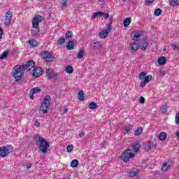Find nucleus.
<instances>
[{"label": "nucleus", "mask_w": 179, "mask_h": 179, "mask_svg": "<svg viewBox=\"0 0 179 179\" xmlns=\"http://www.w3.org/2000/svg\"><path fill=\"white\" fill-rule=\"evenodd\" d=\"M41 22H43V16L40 15H34L32 18L31 33L33 36H38L40 34V23Z\"/></svg>", "instance_id": "obj_1"}, {"label": "nucleus", "mask_w": 179, "mask_h": 179, "mask_svg": "<svg viewBox=\"0 0 179 179\" xmlns=\"http://www.w3.org/2000/svg\"><path fill=\"white\" fill-rule=\"evenodd\" d=\"M34 138L36 143L39 145L38 149L41 150V153H48L50 149V143L40 136V135H36Z\"/></svg>", "instance_id": "obj_2"}, {"label": "nucleus", "mask_w": 179, "mask_h": 179, "mask_svg": "<svg viewBox=\"0 0 179 179\" xmlns=\"http://www.w3.org/2000/svg\"><path fill=\"white\" fill-rule=\"evenodd\" d=\"M141 37H142V31H134V35L133 36V40L134 42L130 44V48L131 51H134V52H135V51H138V50L141 48V43H140Z\"/></svg>", "instance_id": "obj_3"}, {"label": "nucleus", "mask_w": 179, "mask_h": 179, "mask_svg": "<svg viewBox=\"0 0 179 179\" xmlns=\"http://www.w3.org/2000/svg\"><path fill=\"white\" fill-rule=\"evenodd\" d=\"M50 104H51V96L50 95H47L44 97L39 111L40 113H42L43 114H47L48 113V107H50Z\"/></svg>", "instance_id": "obj_4"}, {"label": "nucleus", "mask_w": 179, "mask_h": 179, "mask_svg": "<svg viewBox=\"0 0 179 179\" xmlns=\"http://www.w3.org/2000/svg\"><path fill=\"white\" fill-rule=\"evenodd\" d=\"M24 73V70L23 69L22 66L17 65L15 67V72L13 74V76L15 79L16 82H18V80H22V78H23Z\"/></svg>", "instance_id": "obj_5"}, {"label": "nucleus", "mask_w": 179, "mask_h": 179, "mask_svg": "<svg viewBox=\"0 0 179 179\" xmlns=\"http://www.w3.org/2000/svg\"><path fill=\"white\" fill-rule=\"evenodd\" d=\"M131 152H132L131 150L127 149L122 153V155H120V159L122 160V162L127 163V162H129L130 159H132V157H135V154Z\"/></svg>", "instance_id": "obj_6"}, {"label": "nucleus", "mask_w": 179, "mask_h": 179, "mask_svg": "<svg viewBox=\"0 0 179 179\" xmlns=\"http://www.w3.org/2000/svg\"><path fill=\"white\" fill-rule=\"evenodd\" d=\"M113 24V21H110L106 26V29L102 30L99 32L100 38H107L108 37V33L111 31V25Z\"/></svg>", "instance_id": "obj_7"}, {"label": "nucleus", "mask_w": 179, "mask_h": 179, "mask_svg": "<svg viewBox=\"0 0 179 179\" xmlns=\"http://www.w3.org/2000/svg\"><path fill=\"white\" fill-rule=\"evenodd\" d=\"M41 57H42L46 62H52V61H54V57H52V55L47 51L42 52L41 53Z\"/></svg>", "instance_id": "obj_8"}, {"label": "nucleus", "mask_w": 179, "mask_h": 179, "mask_svg": "<svg viewBox=\"0 0 179 179\" xmlns=\"http://www.w3.org/2000/svg\"><path fill=\"white\" fill-rule=\"evenodd\" d=\"M35 65H36V64L34 63V61L29 60L28 62H27L26 64L22 65V66L24 71H25V69H27V71H28V72H30V71H31V69H34Z\"/></svg>", "instance_id": "obj_9"}, {"label": "nucleus", "mask_w": 179, "mask_h": 179, "mask_svg": "<svg viewBox=\"0 0 179 179\" xmlns=\"http://www.w3.org/2000/svg\"><path fill=\"white\" fill-rule=\"evenodd\" d=\"M46 77L48 79H54V78H57V73L54 72L52 69H48L45 71Z\"/></svg>", "instance_id": "obj_10"}, {"label": "nucleus", "mask_w": 179, "mask_h": 179, "mask_svg": "<svg viewBox=\"0 0 179 179\" xmlns=\"http://www.w3.org/2000/svg\"><path fill=\"white\" fill-rule=\"evenodd\" d=\"M43 72L44 71L41 67H36L34 69L32 75L33 76H35V78H40V76L43 75Z\"/></svg>", "instance_id": "obj_11"}, {"label": "nucleus", "mask_w": 179, "mask_h": 179, "mask_svg": "<svg viewBox=\"0 0 179 179\" xmlns=\"http://www.w3.org/2000/svg\"><path fill=\"white\" fill-rule=\"evenodd\" d=\"M9 153H10V152L8 147H0V157H6Z\"/></svg>", "instance_id": "obj_12"}, {"label": "nucleus", "mask_w": 179, "mask_h": 179, "mask_svg": "<svg viewBox=\"0 0 179 179\" xmlns=\"http://www.w3.org/2000/svg\"><path fill=\"white\" fill-rule=\"evenodd\" d=\"M101 47V42L100 41L96 42V41H93L92 44L91 45V48L92 50H100Z\"/></svg>", "instance_id": "obj_13"}, {"label": "nucleus", "mask_w": 179, "mask_h": 179, "mask_svg": "<svg viewBox=\"0 0 179 179\" xmlns=\"http://www.w3.org/2000/svg\"><path fill=\"white\" fill-rule=\"evenodd\" d=\"M141 49L142 51H145V50L148 48V45H149V43L146 39H143L141 41Z\"/></svg>", "instance_id": "obj_14"}, {"label": "nucleus", "mask_w": 179, "mask_h": 179, "mask_svg": "<svg viewBox=\"0 0 179 179\" xmlns=\"http://www.w3.org/2000/svg\"><path fill=\"white\" fill-rule=\"evenodd\" d=\"M28 44L30 45V48H36V47L38 45V41L36 39L31 38L28 41Z\"/></svg>", "instance_id": "obj_15"}, {"label": "nucleus", "mask_w": 179, "mask_h": 179, "mask_svg": "<svg viewBox=\"0 0 179 179\" xmlns=\"http://www.w3.org/2000/svg\"><path fill=\"white\" fill-rule=\"evenodd\" d=\"M140 148H141V145H139V143L138 142L135 143L131 145V149L133 151L135 152V153H136L137 152H139Z\"/></svg>", "instance_id": "obj_16"}, {"label": "nucleus", "mask_w": 179, "mask_h": 179, "mask_svg": "<svg viewBox=\"0 0 179 179\" xmlns=\"http://www.w3.org/2000/svg\"><path fill=\"white\" fill-rule=\"evenodd\" d=\"M169 169H170V164H169V162H164L162 164V171L166 173Z\"/></svg>", "instance_id": "obj_17"}, {"label": "nucleus", "mask_w": 179, "mask_h": 179, "mask_svg": "<svg viewBox=\"0 0 179 179\" xmlns=\"http://www.w3.org/2000/svg\"><path fill=\"white\" fill-rule=\"evenodd\" d=\"M84 56H85V50L80 48L79 50V52H78V55H77V59H82Z\"/></svg>", "instance_id": "obj_18"}, {"label": "nucleus", "mask_w": 179, "mask_h": 179, "mask_svg": "<svg viewBox=\"0 0 179 179\" xmlns=\"http://www.w3.org/2000/svg\"><path fill=\"white\" fill-rule=\"evenodd\" d=\"M167 59H166L165 57H160L158 59H157V62L159 65H165Z\"/></svg>", "instance_id": "obj_19"}, {"label": "nucleus", "mask_w": 179, "mask_h": 179, "mask_svg": "<svg viewBox=\"0 0 179 179\" xmlns=\"http://www.w3.org/2000/svg\"><path fill=\"white\" fill-rule=\"evenodd\" d=\"M169 5L173 6V8H176V6L179 5V0H169Z\"/></svg>", "instance_id": "obj_20"}, {"label": "nucleus", "mask_w": 179, "mask_h": 179, "mask_svg": "<svg viewBox=\"0 0 179 179\" xmlns=\"http://www.w3.org/2000/svg\"><path fill=\"white\" fill-rule=\"evenodd\" d=\"M73 47H75V43L73 42V41H69L67 43L66 48H67V50H72Z\"/></svg>", "instance_id": "obj_21"}, {"label": "nucleus", "mask_w": 179, "mask_h": 179, "mask_svg": "<svg viewBox=\"0 0 179 179\" xmlns=\"http://www.w3.org/2000/svg\"><path fill=\"white\" fill-rule=\"evenodd\" d=\"M78 100H80V101H83V100H85V92H83V90H81L78 92Z\"/></svg>", "instance_id": "obj_22"}, {"label": "nucleus", "mask_w": 179, "mask_h": 179, "mask_svg": "<svg viewBox=\"0 0 179 179\" xmlns=\"http://www.w3.org/2000/svg\"><path fill=\"white\" fill-rule=\"evenodd\" d=\"M104 15V13L101 11H98L93 14L92 19H96V17H101Z\"/></svg>", "instance_id": "obj_23"}, {"label": "nucleus", "mask_w": 179, "mask_h": 179, "mask_svg": "<svg viewBox=\"0 0 179 179\" xmlns=\"http://www.w3.org/2000/svg\"><path fill=\"white\" fill-rule=\"evenodd\" d=\"M131 24V17H127L123 21V26L124 27H128V26Z\"/></svg>", "instance_id": "obj_24"}, {"label": "nucleus", "mask_w": 179, "mask_h": 179, "mask_svg": "<svg viewBox=\"0 0 179 179\" xmlns=\"http://www.w3.org/2000/svg\"><path fill=\"white\" fill-rule=\"evenodd\" d=\"M88 108H90V110H96V108H97V103L93 101L90 103Z\"/></svg>", "instance_id": "obj_25"}, {"label": "nucleus", "mask_w": 179, "mask_h": 179, "mask_svg": "<svg viewBox=\"0 0 179 179\" xmlns=\"http://www.w3.org/2000/svg\"><path fill=\"white\" fill-rule=\"evenodd\" d=\"M166 138H167V134H166V132H162L159 134V141H165Z\"/></svg>", "instance_id": "obj_26"}, {"label": "nucleus", "mask_w": 179, "mask_h": 179, "mask_svg": "<svg viewBox=\"0 0 179 179\" xmlns=\"http://www.w3.org/2000/svg\"><path fill=\"white\" fill-rule=\"evenodd\" d=\"M78 164H79V161H78V159H73V161H71V166L73 169H75V168L78 167Z\"/></svg>", "instance_id": "obj_27"}, {"label": "nucleus", "mask_w": 179, "mask_h": 179, "mask_svg": "<svg viewBox=\"0 0 179 179\" xmlns=\"http://www.w3.org/2000/svg\"><path fill=\"white\" fill-rule=\"evenodd\" d=\"M143 131V129L142 127H138L134 132L135 136H139V135L142 134Z\"/></svg>", "instance_id": "obj_28"}, {"label": "nucleus", "mask_w": 179, "mask_h": 179, "mask_svg": "<svg viewBox=\"0 0 179 179\" xmlns=\"http://www.w3.org/2000/svg\"><path fill=\"white\" fill-rule=\"evenodd\" d=\"M146 78V72H141L138 75V79L139 80H145V78Z\"/></svg>", "instance_id": "obj_29"}, {"label": "nucleus", "mask_w": 179, "mask_h": 179, "mask_svg": "<svg viewBox=\"0 0 179 179\" xmlns=\"http://www.w3.org/2000/svg\"><path fill=\"white\" fill-rule=\"evenodd\" d=\"M38 92H41V90L38 87H34L30 90L31 94H36V93H38Z\"/></svg>", "instance_id": "obj_30"}, {"label": "nucleus", "mask_w": 179, "mask_h": 179, "mask_svg": "<svg viewBox=\"0 0 179 179\" xmlns=\"http://www.w3.org/2000/svg\"><path fill=\"white\" fill-rule=\"evenodd\" d=\"M138 174V171H130L129 172H128L127 176L128 177H135V176H136Z\"/></svg>", "instance_id": "obj_31"}, {"label": "nucleus", "mask_w": 179, "mask_h": 179, "mask_svg": "<svg viewBox=\"0 0 179 179\" xmlns=\"http://www.w3.org/2000/svg\"><path fill=\"white\" fill-rule=\"evenodd\" d=\"M66 73H73V67H72L71 66H69L66 68L65 69Z\"/></svg>", "instance_id": "obj_32"}, {"label": "nucleus", "mask_w": 179, "mask_h": 179, "mask_svg": "<svg viewBox=\"0 0 179 179\" xmlns=\"http://www.w3.org/2000/svg\"><path fill=\"white\" fill-rule=\"evenodd\" d=\"M12 16H13V13H12V11H8L6 13V19H9L10 20H12Z\"/></svg>", "instance_id": "obj_33"}, {"label": "nucleus", "mask_w": 179, "mask_h": 179, "mask_svg": "<svg viewBox=\"0 0 179 179\" xmlns=\"http://www.w3.org/2000/svg\"><path fill=\"white\" fill-rule=\"evenodd\" d=\"M152 78L153 77L152 76V75H148V76H145V78L144 79L145 83H149V82H150V80H152Z\"/></svg>", "instance_id": "obj_34"}, {"label": "nucleus", "mask_w": 179, "mask_h": 179, "mask_svg": "<svg viewBox=\"0 0 179 179\" xmlns=\"http://www.w3.org/2000/svg\"><path fill=\"white\" fill-rule=\"evenodd\" d=\"M9 54V52L8 50H6L3 52V54L0 56V59H4V58H6Z\"/></svg>", "instance_id": "obj_35"}, {"label": "nucleus", "mask_w": 179, "mask_h": 179, "mask_svg": "<svg viewBox=\"0 0 179 179\" xmlns=\"http://www.w3.org/2000/svg\"><path fill=\"white\" fill-rule=\"evenodd\" d=\"M160 111L162 113V114H165V113H167V106L166 105L162 106L160 108Z\"/></svg>", "instance_id": "obj_36"}, {"label": "nucleus", "mask_w": 179, "mask_h": 179, "mask_svg": "<svg viewBox=\"0 0 179 179\" xmlns=\"http://www.w3.org/2000/svg\"><path fill=\"white\" fill-rule=\"evenodd\" d=\"M66 150L68 153H71V152H72V150H73V145H69L66 147Z\"/></svg>", "instance_id": "obj_37"}, {"label": "nucleus", "mask_w": 179, "mask_h": 179, "mask_svg": "<svg viewBox=\"0 0 179 179\" xmlns=\"http://www.w3.org/2000/svg\"><path fill=\"white\" fill-rule=\"evenodd\" d=\"M153 2H155V0H145V5H146V6H150V5H152Z\"/></svg>", "instance_id": "obj_38"}, {"label": "nucleus", "mask_w": 179, "mask_h": 179, "mask_svg": "<svg viewBox=\"0 0 179 179\" xmlns=\"http://www.w3.org/2000/svg\"><path fill=\"white\" fill-rule=\"evenodd\" d=\"M154 13L155 16H160V15H162V9L160 8L156 9Z\"/></svg>", "instance_id": "obj_39"}, {"label": "nucleus", "mask_w": 179, "mask_h": 179, "mask_svg": "<svg viewBox=\"0 0 179 179\" xmlns=\"http://www.w3.org/2000/svg\"><path fill=\"white\" fill-rule=\"evenodd\" d=\"M73 33L71 31H69L66 33L65 38H71L72 37Z\"/></svg>", "instance_id": "obj_40"}, {"label": "nucleus", "mask_w": 179, "mask_h": 179, "mask_svg": "<svg viewBox=\"0 0 179 179\" xmlns=\"http://www.w3.org/2000/svg\"><path fill=\"white\" fill-rule=\"evenodd\" d=\"M108 0H99L98 3L101 8H103L104 6V3L106 2Z\"/></svg>", "instance_id": "obj_41"}, {"label": "nucleus", "mask_w": 179, "mask_h": 179, "mask_svg": "<svg viewBox=\"0 0 179 179\" xmlns=\"http://www.w3.org/2000/svg\"><path fill=\"white\" fill-rule=\"evenodd\" d=\"M175 122L176 125H179V112L176 113V117H175Z\"/></svg>", "instance_id": "obj_42"}, {"label": "nucleus", "mask_w": 179, "mask_h": 179, "mask_svg": "<svg viewBox=\"0 0 179 179\" xmlns=\"http://www.w3.org/2000/svg\"><path fill=\"white\" fill-rule=\"evenodd\" d=\"M10 22H11V20H10V19H5L4 24H6V26H10Z\"/></svg>", "instance_id": "obj_43"}, {"label": "nucleus", "mask_w": 179, "mask_h": 179, "mask_svg": "<svg viewBox=\"0 0 179 179\" xmlns=\"http://www.w3.org/2000/svg\"><path fill=\"white\" fill-rule=\"evenodd\" d=\"M58 44H64V43H65V38H60L58 41H57Z\"/></svg>", "instance_id": "obj_44"}, {"label": "nucleus", "mask_w": 179, "mask_h": 179, "mask_svg": "<svg viewBox=\"0 0 179 179\" xmlns=\"http://www.w3.org/2000/svg\"><path fill=\"white\" fill-rule=\"evenodd\" d=\"M172 48L173 50H174L175 51H178L179 50V47L178 45L176 44H173L172 45Z\"/></svg>", "instance_id": "obj_45"}, {"label": "nucleus", "mask_w": 179, "mask_h": 179, "mask_svg": "<svg viewBox=\"0 0 179 179\" xmlns=\"http://www.w3.org/2000/svg\"><path fill=\"white\" fill-rule=\"evenodd\" d=\"M125 131L126 132H131V131H132V127H131V125L127 126L125 127Z\"/></svg>", "instance_id": "obj_46"}, {"label": "nucleus", "mask_w": 179, "mask_h": 179, "mask_svg": "<svg viewBox=\"0 0 179 179\" xmlns=\"http://www.w3.org/2000/svg\"><path fill=\"white\" fill-rule=\"evenodd\" d=\"M62 6H64V8H66V6H68V3L66 0H62Z\"/></svg>", "instance_id": "obj_47"}, {"label": "nucleus", "mask_w": 179, "mask_h": 179, "mask_svg": "<svg viewBox=\"0 0 179 179\" xmlns=\"http://www.w3.org/2000/svg\"><path fill=\"white\" fill-rule=\"evenodd\" d=\"M102 16H103V17H104V19H108V17H110V14L109 13H103Z\"/></svg>", "instance_id": "obj_48"}, {"label": "nucleus", "mask_w": 179, "mask_h": 179, "mask_svg": "<svg viewBox=\"0 0 179 179\" xmlns=\"http://www.w3.org/2000/svg\"><path fill=\"white\" fill-rule=\"evenodd\" d=\"M139 103H141V104H143V103H145V98L143 96H141L139 98Z\"/></svg>", "instance_id": "obj_49"}, {"label": "nucleus", "mask_w": 179, "mask_h": 179, "mask_svg": "<svg viewBox=\"0 0 179 179\" xmlns=\"http://www.w3.org/2000/svg\"><path fill=\"white\" fill-rule=\"evenodd\" d=\"M32 166H33L32 163H29V164H26V168L27 169H31Z\"/></svg>", "instance_id": "obj_50"}, {"label": "nucleus", "mask_w": 179, "mask_h": 179, "mask_svg": "<svg viewBox=\"0 0 179 179\" xmlns=\"http://www.w3.org/2000/svg\"><path fill=\"white\" fill-rule=\"evenodd\" d=\"M3 34V29L0 27V40L2 38V35Z\"/></svg>", "instance_id": "obj_51"}, {"label": "nucleus", "mask_w": 179, "mask_h": 179, "mask_svg": "<svg viewBox=\"0 0 179 179\" xmlns=\"http://www.w3.org/2000/svg\"><path fill=\"white\" fill-rule=\"evenodd\" d=\"M146 83H145V81L143 83H142L141 85H140V87H141V89H143V87H145V86H146Z\"/></svg>", "instance_id": "obj_52"}, {"label": "nucleus", "mask_w": 179, "mask_h": 179, "mask_svg": "<svg viewBox=\"0 0 179 179\" xmlns=\"http://www.w3.org/2000/svg\"><path fill=\"white\" fill-rule=\"evenodd\" d=\"M34 125H35V127H40V122H38L37 120L35 121Z\"/></svg>", "instance_id": "obj_53"}, {"label": "nucleus", "mask_w": 179, "mask_h": 179, "mask_svg": "<svg viewBox=\"0 0 179 179\" xmlns=\"http://www.w3.org/2000/svg\"><path fill=\"white\" fill-rule=\"evenodd\" d=\"M166 75V72L164 71H159V76H164Z\"/></svg>", "instance_id": "obj_54"}, {"label": "nucleus", "mask_w": 179, "mask_h": 179, "mask_svg": "<svg viewBox=\"0 0 179 179\" xmlns=\"http://www.w3.org/2000/svg\"><path fill=\"white\" fill-rule=\"evenodd\" d=\"M79 138H83V136H85V132H81L78 135Z\"/></svg>", "instance_id": "obj_55"}, {"label": "nucleus", "mask_w": 179, "mask_h": 179, "mask_svg": "<svg viewBox=\"0 0 179 179\" xmlns=\"http://www.w3.org/2000/svg\"><path fill=\"white\" fill-rule=\"evenodd\" d=\"M106 144L107 143H106V141H103L102 143H101V148H104V146H106Z\"/></svg>", "instance_id": "obj_56"}, {"label": "nucleus", "mask_w": 179, "mask_h": 179, "mask_svg": "<svg viewBox=\"0 0 179 179\" xmlns=\"http://www.w3.org/2000/svg\"><path fill=\"white\" fill-rule=\"evenodd\" d=\"M147 147L148 148V149H150V148H152V143H148L147 144Z\"/></svg>", "instance_id": "obj_57"}, {"label": "nucleus", "mask_w": 179, "mask_h": 179, "mask_svg": "<svg viewBox=\"0 0 179 179\" xmlns=\"http://www.w3.org/2000/svg\"><path fill=\"white\" fill-rule=\"evenodd\" d=\"M68 113V109L65 108L63 110V114H66Z\"/></svg>", "instance_id": "obj_58"}, {"label": "nucleus", "mask_w": 179, "mask_h": 179, "mask_svg": "<svg viewBox=\"0 0 179 179\" xmlns=\"http://www.w3.org/2000/svg\"><path fill=\"white\" fill-rule=\"evenodd\" d=\"M30 99H31V100H33L34 99V96H33V95H31Z\"/></svg>", "instance_id": "obj_59"}]
</instances>
